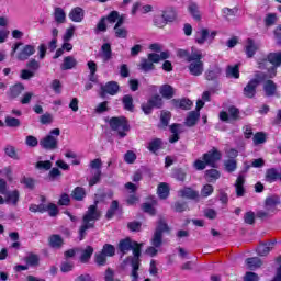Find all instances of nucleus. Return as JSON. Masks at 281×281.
<instances>
[{"instance_id":"obj_47","label":"nucleus","mask_w":281,"mask_h":281,"mask_svg":"<svg viewBox=\"0 0 281 281\" xmlns=\"http://www.w3.org/2000/svg\"><path fill=\"white\" fill-rule=\"evenodd\" d=\"M101 252L108 258H113V256H115V246L111 244H105L103 245Z\"/></svg>"},{"instance_id":"obj_40","label":"nucleus","mask_w":281,"mask_h":281,"mask_svg":"<svg viewBox=\"0 0 281 281\" xmlns=\"http://www.w3.org/2000/svg\"><path fill=\"white\" fill-rule=\"evenodd\" d=\"M205 178L209 183H214L217 179H221V173L216 169H210L205 172Z\"/></svg>"},{"instance_id":"obj_28","label":"nucleus","mask_w":281,"mask_h":281,"mask_svg":"<svg viewBox=\"0 0 281 281\" xmlns=\"http://www.w3.org/2000/svg\"><path fill=\"white\" fill-rule=\"evenodd\" d=\"M76 65H78V60H76V58H74L72 56H67L64 58V63L61 64L60 69L63 71H67L69 69H74Z\"/></svg>"},{"instance_id":"obj_51","label":"nucleus","mask_w":281,"mask_h":281,"mask_svg":"<svg viewBox=\"0 0 281 281\" xmlns=\"http://www.w3.org/2000/svg\"><path fill=\"white\" fill-rule=\"evenodd\" d=\"M26 265H29V267H36L38 265V257L37 255L34 254H29L25 258H24Z\"/></svg>"},{"instance_id":"obj_36","label":"nucleus","mask_w":281,"mask_h":281,"mask_svg":"<svg viewBox=\"0 0 281 281\" xmlns=\"http://www.w3.org/2000/svg\"><path fill=\"white\" fill-rule=\"evenodd\" d=\"M4 195L7 203H10L11 205H16L19 203L20 194L18 190L7 192Z\"/></svg>"},{"instance_id":"obj_22","label":"nucleus","mask_w":281,"mask_h":281,"mask_svg":"<svg viewBox=\"0 0 281 281\" xmlns=\"http://www.w3.org/2000/svg\"><path fill=\"white\" fill-rule=\"evenodd\" d=\"M200 117H201V112L199 111L189 112L184 121L186 126H189V128H192V126H196V123L199 122Z\"/></svg>"},{"instance_id":"obj_53","label":"nucleus","mask_w":281,"mask_h":281,"mask_svg":"<svg viewBox=\"0 0 281 281\" xmlns=\"http://www.w3.org/2000/svg\"><path fill=\"white\" fill-rule=\"evenodd\" d=\"M106 255L102 251L94 255V260L99 267H104L106 265Z\"/></svg>"},{"instance_id":"obj_8","label":"nucleus","mask_w":281,"mask_h":281,"mask_svg":"<svg viewBox=\"0 0 281 281\" xmlns=\"http://www.w3.org/2000/svg\"><path fill=\"white\" fill-rule=\"evenodd\" d=\"M154 63H159V54L157 53L148 54L147 59L143 58L138 67L142 71H144L145 74H148V71H153L155 69Z\"/></svg>"},{"instance_id":"obj_13","label":"nucleus","mask_w":281,"mask_h":281,"mask_svg":"<svg viewBox=\"0 0 281 281\" xmlns=\"http://www.w3.org/2000/svg\"><path fill=\"white\" fill-rule=\"evenodd\" d=\"M120 92V85L117 81H109L104 86H101V98H105V95H117Z\"/></svg>"},{"instance_id":"obj_42","label":"nucleus","mask_w":281,"mask_h":281,"mask_svg":"<svg viewBox=\"0 0 281 281\" xmlns=\"http://www.w3.org/2000/svg\"><path fill=\"white\" fill-rule=\"evenodd\" d=\"M23 91H25V86L23 83H16L10 88V95L12 98H19Z\"/></svg>"},{"instance_id":"obj_12","label":"nucleus","mask_w":281,"mask_h":281,"mask_svg":"<svg viewBox=\"0 0 281 281\" xmlns=\"http://www.w3.org/2000/svg\"><path fill=\"white\" fill-rule=\"evenodd\" d=\"M213 38H216V31L210 33L207 29H200L195 34V43H198V45H204L205 41L212 43Z\"/></svg>"},{"instance_id":"obj_19","label":"nucleus","mask_w":281,"mask_h":281,"mask_svg":"<svg viewBox=\"0 0 281 281\" xmlns=\"http://www.w3.org/2000/svg\"><path fill=\"white\" fill-rule=\"evenodd\" d=\"M278 205H280V198H278V195H271L265 200V210H268V212H271L272 214L276 212Z\"/></svg>"},{"instance_id":"obj_7","label":"nucleus","mask_w":281,"mask_h":281,"mask_svg":"<svg viewBox=\"0 0 281 281\" xmlns=\"http://www.w3.org/2000/svg\"><path fill=\"white\" fill-rule=\"evenodd\" d=\"M170 232V226L166 223L164 217H160L157 223L156 231L154 233V237L151 238L153 247L159 248L164 243V233Z\"/></svg>"},{"instance_id":"obj_9","label":"nucleus","mask_w":281,"mask_h":281,"mask_svg":"<svg viewBox=\"0 0 281 281\" xmlns=\"http://www.w3.org/2000/svg\"><path fill=\"white\" fill-rule=\"evenodd\" d=\"M249 168H251V165L245 162L244 170L238 175L236 179L235 190L237 196H245V173L249 172Z\"/></svg>"},{"instance_id":"obj_20","label":"nucleus","mask_w":281,"mask_h":281,"mask_svg":"<svg viewBox=\"0 0 281 281\" xmlns=\"http://www.w3.org/2000/svg\"><path fill=\"white\" fill-rule=\"evenodd\" d=\"M125 188L131 192V195L127 198V205H135V203L139 201V198L135 195V192H137V186L133 184V182H127Z\"/></svg>"},{"instance_id":"obj_52","label":"nucleus","mask_w":281,"mask_h":281,"mask_svg":"<svg viewBox=\"0 0 281 281\" xmlns=\"http://www.w3.org/2000/svg\"><path fill=\"white\" fill-rule=\"evenodd\" d=\"M114 34L116 38H128V30L124 26L114 27Z\"/></svg>"},{"instance_id":"obj_34","label":"nucleus","mask_w":281,"mask_h":281,"mask_svg":"<svg viewBox=\"0 0 281 281\" xmlns=\"http://www.w3.org/2000/svg\"><path fill=\"white\" fill-rule=\"evenodd\" d=\"M188 10L194 21H201V11H199V4L194 2H190Z\"/></svg>"},{"instance_id":"obj_17","label":"nucleus","mask_w":281,"mask_h":281,"mask_svg":"<svg viewBox=\"0 0 281 281\" xmlns=\"http://www.w3.org/2000/svg\"><path fill=\"white\" fill-rule=\"evenodd\" d=\"M221 74H223V69L215 65L205 71L204 78L209 82H214L221 78Z\"/></svg>"},{"instance_id":"obj_43","label":"nucleus","mask_w":281,"mask_h":281,"mask_svg":"<svg viewBox=\"0 0 281 281\" xmlns=\"http://www.w3.org/2000/svg\"><path fill=\"white\" fill-rule=\"evenodd\" d=\"M169 194H170V188L168 187V183L161 182L158 186V195L161 199H168Z\"/></svg>"},{"instance_id":"obj_62","label":"nucleus","mask_w":281,"mask_h":281,"mask_svg":"<svg viewBox=\"0 0 281 281\" xmlns=\"http://www.w3.org/2000/svg\"><path fill=\"white\" fill-rule=\"evenodd\" d=\"M172 175L173 179H177V181H186L187 173L183 169H175Z\"/></svg>"},{"instance_id":"obj_27","label":"nucleus","mask_w":281,"mask_h":281,"mask_svg":"<svg viewBox=\"0 0 281 281\" xmlns=\"http://www.w3.org/2000/svg\"><path fill=\"white\" fill-rule=\"evenodd\" d=\"M245 263L250 271H256V269H260L262 267V259L258 257L247 258Z\"/></svg>"},{"instance_id":"obj_37","label":"nucleus","mask_w":281,"mask_h":281,"mask_svg":"<svg viewBox=\"0 0 281 281\" xmlns=\"http://www.w3.org/2000/svg\"><path fill=\"white\" fill-rule=\"evenodd\" d=\"M117 210H120V202L113 200L109 210L106 211L105 218H108V221H111V218L115 216Z\"/></svg>"},{"instance_id":"obj_10","label":"nucleus","mask_w":281,"mask_h":281,"mask_svg":"<svg viewBox=\"0 0 281 281\" xmlns=\"http://www.w3.org/2000/svg\"><path fill=\"white\" fill-rule=\"evenodd\" d=\"M222 157L223 154H221L216 147H213L203 155L202 159L207 164V166H211V168H216V161H221Z\"/></svg>"},{"instance_id":"obj_38","label":"nucleus","mask_w":281,"mask_h":281,"mask_svg":"<svg viewBox=\"0 0 281 281\" xmlns=\"http://www.w3.org/2000/svg\"><path fill=\"white\" fill-rule=\"evenodd\" d=\"M91 256H93V247L87 246L81 251L80 261L83 263H87V262H89V260H91Z\"/></svg>"},{"instance_id":"obj_5","label":"nucleus","mask_w":281,"mask_h":281,"mask_svg":"<svg viewBox=\"0 0 281 281\" xmlns=\"http://www.w3.org/2000/svg\"><path fill=\"white\" fill-rule=\"evenodd\" d=\"M58 137H60V128H53L40 140V146L44 150H57Z\"/></svg>"},{"instance_id":"obj_24","label":"nucleus","mask_w":281,"mask_h":281,"mask_svg":"<svg viewBox=\"0 0 281 281\" xmlns=\"http://www.w3.org/2000/svg\"><path fill=\"white\" fill-rule=\"evenodd\" d=\"M101 58L103 63H109L113 58V50L111 49V43H104L101 46Z\"/></svg>"},{"instance_id":"obj_33","label":"nucleus","mask_w":281,"mask_h":281,"mask_svg":"<svg viewBox=\"0 0 281 281\" xmlns=\"http://www.w3.org/2000/svg\"><path fill=\"white\" fill-rule=\"evenodd\" d=\"M280 179V172L276 168H270L266 171V181L268 183H273V181H278Z\"/></svg>"},{"instance_id":"obj_64","label":"nucleus","mask_w":281,"mask_h":281,"mask_svg":"<svg viewBox=\"0 0 281 281\" xmlns=\"http://www.w3.org/2000/svg\"><path fill=\"white\" fill-rule=\"evenodd\" d=\"M276 262L279 266L277 267L276 276L272 281H281V255L276 258Z\"/></svg>"},{"instance_id":"obj_26","label":"nucleus","mask_w":281,"mask_h":281,"mask_svg":"<svg viewBox=\"0 0 281 281\" xmlns=\"http://www.w3.org/2000/svg\"><path fill=\"white\" fill-rule=\"evenodd\" d=\"M159 93L166 100H172V98H175V88H172V86H170L168 83L162 85L160 87Z\"/></svg>"},{"instance_id":"obj_18","label":"nucleus","mask_w":281,"mask_h":281,"mask_svg":"<svg viewBox=\"0 0 281 281\" xmlns=\"http://www.w3.org/2000/svg\"><path fill=\"white\" fill-rule=\"evenodd\" d=\"M171 104L182 111H190V109H192V101L190 99H173L171 100Z\"/></svg>"},{"instance_id":"obj_11","label":"nucleus","mask_w":281,"mask_h":281,"mask_svg":"<svg viewBox=\"0 0 281 281\" xmlns=\"http://www.w3.org/2000/svg\"><path fill=\"white\" fill-rule=\"evenodd\" d=\"M267 63H271L273 65L272 71L273 76H276V67H281V53H270L268 55V60L263 59L262 61H259V69H265Z\"/></svg>"},{"instance_id":"obj_2","label":"nucleus","mask_w":281,"mask_h":281,"mask_svg":"<svg viewBox=\"0 0 281 281\" xmlns=\"http://www.w3.org/2000/svg\"><path fill=\"white\" fill-rule=\"evenodd\" d=\"M102 213L98 210V201L88 207V211L83 215L82 224L79 228V240H85L88 229L95 227V221H100Z\"/></svg>"},{"instance_id":"obj_25","label":"nucleus","mask_w":281,"mask_h":281,"mask_svg":"<svg viewBox=\"0 0 281 281\" xmlns=\"http://www.w3.org/2000/svg\"><path fill=\"white\" fill-rule=\"evenodd\" d=\"M53 16L58 25H63V23L67 21V13H65V10L60 7L55 8Z\"/></svg>"},{"instance_id":"obj_30","label":"nucleus","mask_w":281,"mask_h":281,"mask_svg":"<svg viewBox=\"0 0 281 281\" xmlns=\"http://www.w3.org/2000/svg\"><path fill=\"white\" fill-rule=\"evenodd\" d=\"M85 196H87V191L82 187H76L71 192L74 201H85Z\"/></svg>"},{"instance_id":"obj_57","label":"nucleus","mask_w":281,"mask_h":281,"mask_svg":"<svg viewBox=\"0 0 281 281\" xmlns=\"http://www.w3.org/2000/svg\"><path fill=\"white\" fill-rule=\"evenodd\" d=\"M25 144L29 148H36V146H38V138H36V136L29 135L25 138Z\"/></svg>"},{"instance_id":"obj_23","label":"nucleus","mask_w":281,"mask_h":281,"mask_svg":"<svg viewBox=\"0 0 281 281\" xmlns=\"http://www.w3.org/2000/svg\"><path fill=\"white\" fill-rule=\"evenodd\" d=\"M263 91L267 98H273V95H276L278 91V86L276 85V82H273V80H267L263 83Z\"/></svg>"},{"instance_id":"obj_59","label":"nucleus","mask_w":281,"mask_h":281,"mask_svg":"<svg viewBox=\"0 0 281 281\" xmlns=\"http://www.w3.org/2000/svg\"><path fill=\"white\" fill-rule=\"evenodd\" d=\"M34 76H36V72L30 69H22L20 74V78L22 80H31V78H34Z\"/></svg>"},{"instance_id":"obj_49","label":"nucleus","mask_w":281,"mask_h":281,"mask_svg":"<svg viewBox=\"0 0 281 281\" xmlns=\"http://www.w3.org/2000/svg\"><path fill=\"white\" fill-rule=\"evenodd\" d=\"M4 153L8 157H10L11 159H15L16 161H19V154H16V148H14V146L12 145H8L4 148Z\"/></svg>"},{"instance_id":"obj_3","label":"nucleus","mask_w":281,"mask_h":281,"mask_svg":"<svg viewBox=\"0 0 281 281\" xmlns=\"http://www.w3.org/2000/svg\"><path fill=\"white\" fill-rule=\"evenodd\" d=\"M110 127L115 131V133L119 135L120 139H124L126 137V133L131 131V125L128 124V121L124 116H114L110 119Z\"/></svg>"},{"instance_id":"obj_56","label":"nucleus","mask_w":281,"mask_h":281,"mask_svg":"<svg viewBox=\"0 0 281 281\" xmlns=\"http://www.w3.org/2000/svg\"><path fill=\"white\" fill-rule=\"evenodd\" d=\"M105 281H120L115 274V271L111 268H108L104 273Z\"/></svg>"},{"instance_id":"obj_41","label":"nucleus","mask_w":281,"mask_h":281,"mask_svg":"<svg viewBox=\"0 0 281 281\" xmlns=\"http://www.w3.org/2000/svg\"><path fill=\"white\" fill-rule=\"evenodd\" d=\"M164 142H161V138H155L148 143V150L149 153H157L159 148H161Z\"/></svg>"},{"instance_id":"obj_15","label":"nucleus","mask_w":281,"mask_h":281,"mask_svg":"<svg viewBox=\"0 0 281 281\" xmlns=\"http://www.w3.org/2000/svg\"><path fill=\"white\" fill-rule=\"evenodd\" d=\"M36 54V47L32 44H26L23 48L16 54V59L21 63H25V60L30 59V56H34Z\"/></svg>"},{"instance_id":"obj_61","label":"nucleus","mask_w":281,"mask_h":281,"mask_svg":"<svg viewBox=\"0 0 281 281\" xmlns=\"http://www.w3.org/2000/svg\"><path fill=\"white\" fill-rule=\"evenodd\" d=\"M20 183H22V186H25V188H29V190H33L34 189V180L30 177H22V179L20 180Z\"/></svg>"},{"instance_id":"obj_35","label":"nucleus","mask_w":281,"mask_h":281,"mask_svg":"<svg viewBox=\"0 0 281 281\" xmlns=\"http://www.w3.org/2000/svg\"><path fill=\"white\" fill-rule=\"evenodd\" d=\"M226 78H240V68L238 65L227 66L226 68Z\"/></svg>"},{"instance_id":"obj_21","label":"nucleus","mask_w":281,"mask_h":281,"mask_svg":"<svg viewBox=\"0 0 281 281\" xmlns=\"http://www.w3.org/2000/svg\"><path fill=\"white\" fill-rule=\"evenodd\" d=\"M68 16L74 21V23H82V20L85 19V10H82L80 7L74 8L69 12Z\"/></svg>"},{"instance_id":"obj_58","label":"nucleus","mask_w":281,"mask_h":281,"mask_svg":"<svg viewBox=\"0 0 281 281\" xmlns=\"http://www.w3.org/2000/svg\"><path fill=\"white\" fill-rule=\"evenodd\" d=\"M136 159H137V155L133 150H128L124 155L125 164H135Z\"/></svg>"},{"instance_id":"obj_45","label":"nucleus","mask_w":281,"mask_h":281,"mask_svg":"<svg viewBox=\"0 0 281 281\" xmlns=\"http://www.w3.org/2000/svg\"><path fill=\"white\" fill-rule=\"evenodd\" d=\"M224 168L226 172H236V168H238V161H236V159L225 160Z\"/></svg>"},{"instance_id":"obj_46","label":"nucleus","mask_w":281,"mask_h":281,"mask_svg":"<svg viewBox=\"0 0 281 281\" xmlns=\"http://www.w3.org/2000/svg\"><path fill=\"white\" fill-rule=\"evenodd\" d=\"M4 123L9 128H19L21 126V120L12 116H5Z\"/></svg>"},{"instance_id":"obj_60","label":"nucleus","mask_w":281,"mask_h":281,"mask_svg":"<svg viewBox=\"0 0 281 281\" xmlns=\"http://www.w3.org/2000/svg\"><path fill=\"white\" fill-rule=\"evenodd\" d=\"M271 247H273V243H270L269 245L262 244L258 248V254L260 256H267V254H269V251H271Z\"/></svg>"},{"instance_id":"obj_63","label":"nucleus","mask_w":281,"mask_h":281,"mask_svg":"<svg viewBox=\"0 0 281 281\" xmlns=\"http://www.w3.org/2000/svg\"><path fill=\"white\" fill-rule=\"evenodd\" d=\"M40 122L44 125L52 124V122H54V116L49 112H46L45 114L40 116Z\"/></svg>"},{"instance_id":"obj_39","label":"nucleus","mask_w":281,"mask_h":281,"mask_svg":"<svg viewBox=\"0 0 281 281\" xmlns=\"http://www.w3.org/2000/svg\"><path fill=\"white\" fill-rule=\"evenodd\" d=\"M122 103H123L125 111H131V112L134 111L135 105L133 104V95L125 94L122 99Z\"/></svg>"},{"instance_id":"obj_16","label":"nucleus","mask_w":281,"mask_h":281,"mask_svg":"<svg viewBox=\"0 0 281 281\" xmlns=\"http://www.w3.org/2000/svg\"><path fill=\"white\" fill-rule=\"evenodd\" d=\"M178 196L181 199H189L190 201H199V191L190 187H184L178 191Z\"/></svg>"},{"instance_id":"obj_32","label":"nucleus","mask_w":281,"mask_h":281,"mask_svg":"<svg viewBox=\"0 0 281 281\" xmlns=\"http://www.w3.org/2000/svg\"><path fill=\"white\" fill-rule=\"evenodd\" d=\"M48 243L53 249H60V247H63L65 244L60 235H52L48 239Z\"/></svg>"},{"instance_id":"obj_29","label":"nucleus","mask_w":281,"mask_h":281,"mask_svg":"<svg viewBox=\"0 0 281 281\" xmlns=\"http://www.w3.org/2000/svg\"><path fill=\"white\" fill-rule=\"evenodd\" d=\"M258 47H259L258 44H256V42H254V40L248 38L247 44H246V56L248 58H254Z\"/></svg>"},{"instance_id":"obj_6","label":"nucleus","mask_w":281,"mask_h":281,"mask_svg":"<svg viewBox=\"0 0 281 281\" xmlns=\"http://www.w3.org/2000/svg\"><path fill=\"white\" fill-rule=\"evenodd\" d=\"M267 80V75L265 72H256L255 78H252L244 88V97L245 98H256V89L261 82Z\"/></svg>"},{"instance_id":"obj_31","label":"nucleus","mask_w":281,"mask_h":281,"mask_svg":"<svg viewBox=\"0 0 281 281\" xmlns=\"http://www.w3.org/2000/svg\"><path fill=\"white\" fill-rule=\"evenodd\" d=\"M200 52L199 49L192 48L191 53L186 49H178L177 50V57L182 58V60H186L187 63L190 61L194 57V53Z\"/></svg>"},{"instance_id":"obj_48","label":"nucleus","mask_w":281,"mask_h":281,"mask_svg":"<svg viewBox=\"0 0 281 281\" xmlns=\"http://www.w3.org/2000/svg\"><path fill=\"white\" fill-rule=\"evenodd\" d=\"M252 142L255 146H260V144H265V142H267V134H265L263 132L256 133L252 137Z\"/></svg>"},{"instance_id":"obj_1","label":"nucleus","mask_w":281,"mask_h":281,"mask_svg":"<svg viewBox=\"0 0 281 281\" xmlns=\"http://www.w3.org/2000/svg\"><path fill=\"white\" fill-rule=\"evenodd\" d=\"M144 244H139L137 241H133L130 237L122 239L119 243V250L121 254H128V251H133L132 260V281H137V278H139V274L137 271H139V256H142V247Z\"/></svg>"},{"instance_id":"obj_4","label":"nucleus","mask_w":281,"mask_h":281,"mask_svg":"<svg viewBox=\"0 0 281 281\" xmlns=\"http://www.w3.org/2000/svg\"><path fill=\"white\" fill-rule=\"evenodd\" d=\"M188 69L191 76L203 75V71H205V64L203 63V52L195 50L193 53V58L190 59Z\"/></svg>"},{"instance_id":"obj_50","label":"nucleus","mask_w":281,"mask_h":281,"mask_svg":"<svg viewBox=\"0 0 281 281\" xmlns=\"http://www.w3.org/2000/svg\"><path fill=\"white\" fill-rule=\"evenodd\" d=\"M150 104L154 109H161L164 106V99L159 94H156L149 99Z\"/></svg>"},{"instance_id":"obj_54","label":"nucleus","mask_w":281,"mask_h":281,"mask_svg":"<svg viewBox=\"0 0 281 281\" xmlns=\"http://www.w3.org/2000/svg\"><path fill=\"white\" fill-rule=\"evenodd\" d=\"M26 67L30 71L36 74L41 69V64L36 59H31L26 63Z\"/></svg>"},{"instance_id":"obj_44","label":"nucleus","mask_w":281,"mask_h":281,"mask_svg":"<svg viewBox=\"0 0 281 281\" xmlns=\"http://www.w3.org/2000/svg\"><path fill=\"white\" fill-rule=\"evenodd\" d=\"M170 117H172V114L168 111H162L160 114V128H166L168 124L170 123Z\"/></svg>"},{"instance_id":"obj_55","label":"nucleus","mask_w":281,"mask_h":281,"mask_svg":"<svg viewBox=\"0 0 281 281\" xmlns=\"http://www.w3.org/2000/svg\"><path fill=\"white\" fill-rule=\"evenodd\" d=\"M52 161L45 160V161H37L35 165V168L37 170H52Z\"/></svg>"},{"instance_id":"obj_14","label":"nucleus","mask_w":281,"mask_h":281,"mask_svg":"<svg viewBox=\"0 0 281 281\" xmlns=\"http://www.w3.org/2000/svg\"><path fill=\"white\" fill-rule=\"evenodd\" d=\"M220 120H222V122H229V120L236 122L240 120V110L236 106H231L228 108V113L225 111L220 112Z\"/></svg>"}]
</instances>
